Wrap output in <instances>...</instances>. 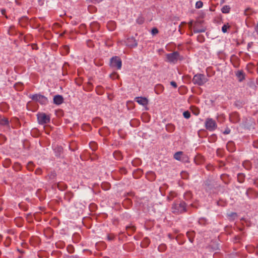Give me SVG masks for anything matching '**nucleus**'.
Wrapping results in <instances>:
<instances>
[{"label": "nucleus", "instance_id": "a211bd4d", "mask_svg": "<svg viewBox=\"0 0 258 258\" xmlns=\"http://www.w3.org/2000/svg\"><path fill=\"white\" fill-rule=\"evenodd\" d=\"M229 28V26L227 24L224 25L222 27V31L223 33H226L227 31V29Z\"/></svg>", "mask_w": 258, "mask_h": 258}, {"label": "nucleus", "instance_id": "39448f33", "mask_svg": "<svg viewBox=\"0 0 258 258\" xmlns=\"http://www.w3.org/2000/svg\"><path fill=\"white\" fill-rule=\"evenodd\" d=\"M166 58L169 62L173 63H177L178 60L182 58L177 51L167 54Z\"/></svg>", "mask_w": 258, "mask_h": 258}, {"label": "nucleus", "instance_id": "f03ea898", "mask_svg": "<svg viewBox=\"0 0 258 258\" xmlns=\"http://www.w3.org/2000/svg\"><path fill=\"white\" fill-rule=\"evenodd\" d=\"M208 81L207 78L203 74H198L194 76L192 82L198 86H202Z\"/></svg>", "mask_w": 258, "mask_h": 258}, {"label": "nucleus", "instance_id": "5701e85b", "mask_svg": "<svg viewBox=\"0 0 258 258\" xmlns=\"http://www.w3.org/2000/svg\"><path fill=\"white\" fill-rule=\"evenodd\" d=\"M205 31L204 29H194V32L195 33H200V32H203Z\"/></svg>", "mask_w": 258, "mask_h": 258}, {"label": "nucleus", "instance_id": "aec40b11", "mask_svg": "<svg viewBox=\"0 0 258 258\" xmlns=\"http://www.w3.org/2000/svg\"><path fill=\"white\" fill-rule=\"evenodd\" d=\"M114 238V236L112 234H108L107 235V239L108 241H111V240H113Z\"/></svg>", "mask_w": 258, "mask_h": 258}, {"label": "nucleus", "instance_id": "6e6552de", "mask_svg": "<svg viewBox=\"0 0 258 258\" xmlns=\"http://www.w3.org/2000/svg\"><path fill=\"white\" fill-rule=\"evenodd\" d=\"M135 100L140 105L142 106H147L148 104V100L146 97H137L135 98Z\"/></svg>", "mask_w": 258, "mask_h": 258}, {"label": "nucleus", "instance_id": "1a4fd4ad", "mask_svg": "<svg viewBox=\"0 0 258 258\" xmlns=\"http://www.w3.org/2000/svg\"><path fill=\"white\" fill-rule=\"evenodd\" d=\"M126 45L130 47H134L137 46V42L136 41V39L133 38H128L127 39L126 42H125Z\"/></svg>", "mask_w": 258, "mask_h": 258}, {"label": "nucleus", "instance_id": "f257e3e1", "mask_svg": "<svg viewBox=\"0 0 258 258\" xmlns=\"http://www.w3.org/2000/svg\"><path fill=\"white\" fill-rule=\"evenodd\" d=\"M186 204L184 202H176L172 206V212L176 214L182 213L186 211Z\"/></svg>", "mask_w": 258, "mask_h": 258}, {"label": "nucleus", "instance_id": "c756f323", "mask_svg": "<svg viewBox=\"0 0 258 258\" xmlns=\"http://www.w3.org/2000/svg\"><path fill=\"white\" fill-rule=\"evenodd\" d=\"M248 10H249V9H246V10H245V12H244V13H245V15H247V12Z\"/></svg>", "mask_w": 258, "mask_h": 258}, {"label": "nucleus", "instance_id": "9b49d317", "mask_svg": "<svg viewBox=\"0 0 258 258\" xmlns=\"http://www.w3.org/2000/svg\"><path fill=\"white\" fill-rule=\"evenodd\" d=\"M110 64H121V59L117 56L112 57L110 59Z\"/></svg>", "mask_w": 258, "mask_h": 258}, {"label": "nucleus", "instance_id": "4468645a", "mask_svg": "<svg viewBox=\"0 0 258 258\" xmlns=\"http://www.w3.org/2000/svg\"><path fill=\"white\" fill-rule=\"evenodd\" d=\"M9 123V120L7 118H3L0 120V124L2 125H8Z\"/></svg>", "mask_w": 258, "mask_h": 258}, {"label": "nucleus", "instance_id": "bb28decb", "mask_svg": "<svg viewBox=\"0 0 258 258\" xmlns=\"http://www.w3.org/2000/svg\"><path fill=\"white\" fill-rule=\"evenodd\" d=\"M64 49L66 50V52L67 53H68V50H69V47L68 46H65L64 47Z\"/></svg>", "mask_w": 258, "mask_h": 258}, {"label": "nucleus", "instance_id": "0eeeda50", "mask_svg": "<svg viewBox=\"0 0 258 258\" xmlns=\"http://www.w3.org/2000/svg\"><path fill=\"white\" fill-rule=\"evenodd\" d=\"M174 158L178 161H185L187 159L186 156H183V152L181 151H178L176 152L174 154Z\"/></svg>", "mask_w": 258, "mask_h": 258}, {"label": "nucleus", "instance_id": "ddd939ff", "mask_svg": "<svg viewBox=\"0 0 258 258\" xmlns=\"http://www.w3.org/2000/svg\"><path fill=\"white\" fill-rule=\"evenodd\" d=\"M230 8L229 6H224L221 9V11L223 13L228 14L229 13Z\"/></svg>", "mask_w": 258, "mask_h": 258}, {"label": "nucleus", "instance_id": "c85d7f7f", "mask_svg": "<svg viewBox=\"0 0 258 258\" xmlns=\"http://www.w3.org/2000/svg\"><path fill=\"white\" fill-rule=\"evenodd\" d=\"M257 167H258V159H256L255 161Z\"/></svg>", "mask_w": 258, "mask_h": 258}, {"label": "nucleus", "instance_id": "f3484780", "mask_svg": "<svg viewBox=\"0 0 258 258\" xmlns=\"http://www.w3.org/2000/svg\"><path fill=\"white\" fill-rule=\"evenodd\" d=\"M183 115L184 118L188 119L190 117V113L188 111H185L183 113Z\"/></svg>", "mask_w": 258, "mask_h": 258}, {"label": "nucleus", "instance_id": "b1692460", "mask_svg": "<svg viewBox=\"0 0 258 258\" xmlns=\"http://www.w3.org/2000/svg\"><path fill=\"white\" fill-rule=\"evenodd\" d=\"M170 85L175 88H177V87L176 83L174 81H171L170 82Z\"/></svg>", "mask_w": 258, "mask_h": 258}, {"label": "nucleus", "instance_id": "a878e982", "mask_svg": "<svg viewBox=\"0 0 258 258\" xmlns=\"http://www.w3.org/2000/svg\"><path fill=\"white\" fill-rule=\"evenodd\" d=\"M255 31L258 35V23L255 27Z\"/></svg>", "mask_w": 258, "mask_h": 258}, {"label": "nucleus", "instance_id": "7c9ffc66", "mask_svg": "<svg viewBox=\"0 0 258 258\" xmlns=\"http://www.w3.org/2000/svg\"><path fill=\"white\" fill-rule=\"evenodd\" d=\"M247 64L250 65V64H252V63H248Z\"/></svg>", "mask_w": 258, "mask_h": 258}, {"label": "nucleus", "instance_id": "dca6fc26", "mask_svg": "<svg viewBox=\"0 0 258 258\" xmlns=\"http://www.w3.org/2000/svg\"><path fill=\"white\" fill-rule=\"evenodd\" d=\"M203 6V2H201V1H198V2H197L196 3V6H195V7H196V8L197 9H200V8H202Z\"/></svg>", "mask_w": 258, "mask_h": 258}, {"label": "nucleus", "instance_id": "f8f14e48", "mask_svg": "<svg viewBox=\"0 0 258 258\" xmlns=\"http://www.w3.org/2000/svg\"><path fill=\"white\" fill-rule=\"evenodd\" d=\"M235 75L239 82H242L245 78L244 73L242 70H238L235 73Z\"/></svg>", "mask_w": 258, "mask_h": 258}, {"label": "nucleus", "instance_id": "20e7f679", "mask_svg": "<svg viewBox=\"0 0 258 258\" xmlns=\"http://www.w3.org/2000/svg\"><path fill=\"white\" fill-rule=\"evenodd\" d=\"M206 128L210 132L214 131L217 127V124L215 120L211 118H207L205 122Z\"/></svg>", "mask_w": 258, "mask_h": 258}, {"label": "nucleus", "instance_id": "393cba45", "mask_svg": "<svg viewBox=\"0 0 258 258\" xmlns=\"http://www.w3.org/2000/svg\"><path fill=\"white\" fill-rule=\"evenodd\" d=\"M240 177H242V174H241V173H239L238 174V180L239 182H243V180L242 179H240Z\"/></svg>", "mask_w": 258, "mask_h": 258}, {"label": "nucleus", "instance_id": "2f4dec72", "mask_svg": "<svg viewBox=\"0 0 258 258\" xmlns=\"http://www.w3.org/2000/svg\"><path fill=\"white\" fill-rule=\"evenodd\" d=\"M63 64L66 65V64H67V63L66 62H65Z\"/></svg>", "mask_w": 258, "mask_h": 258}, {"label": "nucleus", "instance_id": "2eb2a0df", "mask_svg": "<svg viewBox=\"0 0 258 258\" xmlns=\"http://www.w3.org/2000/svg\"><path fill=\"white\" fill-rule=\"evenodd\" d=\"M107 26L109 30L113 31L115 28V23L114 22H110L108 23Z\"/></svg>", "mask_w": 258, "mask_h": 258}, {"label": "nucleus", "instance_id": "412c9836", "mask_svg": "<svg viewBox=\"0 0 258 258\" xmlns=\"http://www.w3.org/2000/svg\"><path fill=\"white\" fill-rule=\"evenodd\" d=\"M151 33L152 35H155L158 33V30L156 28H154L152 29Z\"/></svg>", "mask_w": 258, "mask_h": 258}, {"label": "nucleus", "instance_id": "423d86ee", "mask_svg": "<svg viewBox=\"0 0 258 258\" xmlns=\"http://www.w3.org/2000/svg\"><path fill=\"white\" fill-rule=\"evenodd\" d=\"M38 123L40 124H44L48 123L50 121V117L49 115H47L45 113H39L37 115Z\"/></svg>", "mask_w": 258, "mask_h": 258}, {"label": "nucleus", "instance_id": "7ed1b4c3", "mask_svg": "<svg viewBox=\"0 0 258 258\" xmlns=\"http://www.w3.org/2000/svg\"><path fill=\"white\" fill-rule=\"evenodd\" d=\"M29 97L33 101L38 102L42 105L46 104L48 101L45 96L40 94L30 95Z\"/></svg>", "mask_w": 258, "mask_h": 258}, {"label": "nucleus", "instance_id": "9d476101", "mask_svg": "<svg viewBox=\"0 0 258 258\" xmlns=\"http://www.w3.org/2000/svg\"><path fill=\"white\" fill-rule=\"evenodd\" d=\"M63 102V97L60 95H55L53 97V103L59 105Z\"/></svg>", "mask_w": 258, "mask_h": 258}, {"label": "nucleus", "instance_id": "4be33fe9", "mask_svg": "<svg viewBox=\"0 0 258 258\" xmlns=\"http://www.w3.org/2000/svg\"><path fill=\"white\" fill-rule=\"evenodd\" d=\"M231 130L229 128H227L225 129V130L223 132V134L225 135H228L230 133Z\"/></svg>", "mask_w": 258, "mask_h": 258}, {"label": "nucleus", "instance_id": "cd10ccee", "mask_svg": "<svg viewBox=\"0 0 258 258\" xmlns=\"http://www.w3.org/2000/svg\"><path fill=\"white\" fill-rule=\"evenodd\" d=\"M116 67V70H120L122 66H115Z\"/></svg>", "mask_w": 258, "mask_h": 258}, {"label": "nucleus", "instance_id": "6ab92c4d", "mask_svg": "<svg viewBox=\"0 0 258 258\" xmlns=\"http://www.w3.org/2000/svg\"><path fill=\"white\" fill-rule=\"evenodd\" d=\"M136 21L139 24H142L144 22V19L142 17H139Z\"/></svg>", "mask_w": 258, "mask_h": 258}]
</instances>
